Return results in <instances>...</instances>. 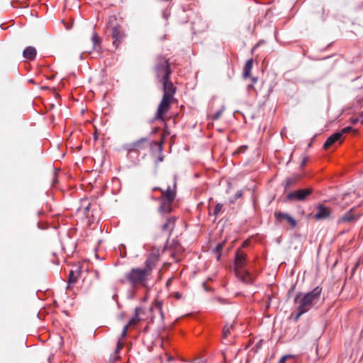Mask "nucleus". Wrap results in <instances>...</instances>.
<instances>
[{
  "mask_svg": "<svg viewBox=\"0 0 363 363\" xmlns=\"http://www.w3.org/2000/svg\"><path fill=\"white\" fill-rule=\"evenodd\" d=\"M154 72L157 80L162 84L163 96L157 107L154 120L164 121V116L169 111L171 104L175 101L177 87L170 80L172 69L169 59L157 55L155 60Z\"/></svg>",
  "mask_w": 363,
  "mask_h": 363,
  "instance_id": "1",
  "label": "nucleus"
},
{
  "mask_svg": "<svg viewBox=\"0 0 363 363\" xmlns=\"http://www.w3.org/2000/svg\"><path fill=\"white\" fill-rule=\"evenodd\" d=\"M152 191H159L161 192V196L159 197H155L154 196H151L152 200L159 202L157 208L158 213L163 216L171 213L174 210V202L177 197V175H174L172 184L168 185L166 189L154 187Z\"/></svg>",
  "mask_w": 363,
  "mask_h": 363,
  "instance_id": "2",
  "label": "nucleus"
},
{
  "mask_svg": "<svg viewBox=\"0 0 363 363\" xmlns=\"http://www.w3.org/2000/svg\"><path fill=\"white\" fill-rule=\"evenodd\" d=\"M151 275L148 271L141 267H133L127 272L124 279H121V284L128 283L132 289L147 288Z\"/></svg>",
  "mask_w": 363,
  "mask_h": 363,
  "instance_id": "3",
  "label": "nucleus"
},
{
  "mask_svg": "<svg viewBox=\"0 0 363 363\" xmlns=\"http://www.w3.org/2000/svg\"><path fill=\"white\" fill-rule=\"evenodd\" d=\"M321 292L322 288L316 286L311 291L306 294L299 292L296 295L294 302L298 305L296 319L312 308L313 304L318 301Z\"/></svg>",
  "mask_w": 363,
  "mask_h": 363,
  "instance_id": "4",
  "label": "nucleus"
},
{
  "mask_svg": "<svg viewBox=\"0 0 363 363\" xmlns=\"http://www.w3.org/2000/svg\"><path fill=\"white\" fill-rule=\"evenodd\" d=\"M160 250L158 249L153 248L145 262V267L143 269L148 271L151 276L153 269L156 267L160 260Z\"/></svg>",
  "mask_w": 363,
  "mask_h": 363,
  "instance_id": "5",
  "label": "nucleus"
},
{
  "mask_svg": "<svg viewBox=\"0 0 363 363\" xmlns=\"http://www.w3.org/2000/svg\"><path fill=\"white\" fill-rule=\"evenodd\" d=\"M313 192L312 189H298L296 191H294L289 192L286 195V199L289 201H305L307 196L311 195Z\"/></svg>",
  "mask_w": 363,
  "mask_h": 363,
  "instance_id": "6",
  "label": "nucleus"
},
{
  "mask_svg": "<svg viewBox=\"0 0 363 363\" xmlns=\"http://www.w3.org/2000/svg\"><path fill=\"white\" fill-rule=\"evenodd\" d=\"M247 263V255L241 249L236 251L234 261V272L245 269Z\"/></svg>",
  "mask_w": 363,
  "mask_h": 363,
  "instance_id": "7",
  "label": "nucleus"
},
{
  "mask_svg": "<svg viewBox=\"0 0 363 363\" xmlns=\"http://www.w3.org/2000/svg\"><path fill=\"white\" fill-rule=\"evenodd\" d=\"M274 216L276 222L278 223H281L283 221H286L291 228H294L297 225V222L295 218L291 216L289 213L281 211H275L274 213Z\"/></svg>",
  "mask_w": 363,
  "mask_h": 363,
  "instance_id": "8",
  "label": "nucleus"
},
{
  "mask_svg": "<svg viewBox=\"0 0 363 363\" xmlns=\"http://www.w3.org/2000/svg\"><path fill=\"white\" fill-rule=\"evenodd\" d=\"M111 36L113 45L117 48L125 38V34L120 26H116L111 28Z\"/></svg>",
  "mask_w": 363,
  "mask_h": 363,
  "instance_id": "9",
  "label": "nucleus"
},
{
  "mask_svg": "<svg viewBox=\"0 0 363 363\" xmlns=\"http://www.w3.org/2000/svg\"><path fill=\"white\" fill-rule=\"evenodd\" d=\"M148 139L146 138H142L135 142H133L128 145V152H140L145 150L148 144Z\"/></svg>",
  "mask_w": 363,
  "mask_h": 363,
  "instance_id": "10",
  "label": "nucleus"
},
{
  "mask_svg": "<svg viewBox=\"0 0 363 363\" xmlns=\"http://www.w3.org/2000/svg\"><path fill=\"white\" fill-rule=\"evenodd\" d=\"M177 218L175 216H169L166 218L164 223L161 227L162 233H167L168 237L171 235L174 229Z\"/></svg>",
  "mask_w": 363,
  "mask_h": 363,
  "instance_id": "11",
  "label": "nucleus"
},
{
  "mask_svg": "<svg viewBox=\"0 0 363 363\" xmlns=\"http://www.w3.org/2000/svg\"><path fill=\"white\" fill-rule=\"evenodd\" d=\"M317 212L313 216V218L317 220H325L330 217L331 210L330 208L325 206L323 204H318L316 206Z\"/></svg>",
  "mask_w": 363,
  "mask_h": 363,
  "instance_id": "12",
  "label": "nucleus"
},
{
  "mask_svg": "<svg viewBox=\"0 0 363 363\" xmlns=\"http://www.w3.org/2000/svg\"><path fill=\"white\" fill-rule=\"evenodd\" d=\"M236 277L245 284H250L252 282V277L250 273L245 269L235 271Z\"/></svg>",
  "mask_w": 363,
  "mask_h": 363,
  "instance_id": "13",
  "label": "nucleus"
},
{
  "mask_svg": "<svg viewBox=\"0 0 363 363\" xmlns=\"http://www.w3.org/2000/svg\"><path fill=\"white\" fill-rule=\"evenodd\" d=\"M358 216H355L354 214V210L353 208L350 209L349 211H347L346 213H345L342 217H340L337 223H351L354 220H357Z\"/></svg>",
  "mask_w": 363,
  "mask_h": 363,
  "instance_id": "14",
  "label": "nucleus"
},
{
  "mask_svg": "<svg viewBox=\"0 0 363 363\" xmlns=\"http://www.w3.org/2000/svg\"><path fill=\"white\" fill-rule=\"evenodd\" d=\"M37 55L36 50L34 47L28 46L25 48L23 52V56L28 60H33Z\"/></svg>",
  "mask_w": 363,
  "mask_h": 363,
  "instance_id": "15",
  "label": "nucleus"
},
{
  "mask_svg": "<svg viewBox=\"0 0 363 363\" xmlns=\"http://www.w3.org/2000/svg\"><path fill=\"white\" fill-rule=\"evenodd\" d=\"M342 138L341 133H339L338 132L333 133L328 138L326 141L324 143V148L328 149L329 147H330L332 145H333L335 142L340 140Z\"/></svg>",
  "mask_w": 363,
  "mask_h": 363,
  "instance_id": "16",
  "label": "nucleus"
},
{
  "mask_svg": "<svg viewBox=\"0 0 363 363\" xmlns=\"http://www.w3.org/2000/svg\"><path fill=\"white\" fill-rule=\"evenodd\" d=\"M141 311H142V308L140 307H136L135 308L134 315L130 318L129 322L126 324L128 326L130 327L132 325H135L139 323V321H140L139 315L141 313Z\"/></svg>",
  "mask_w": 363,
  "mask_h": 363,
  "instance_id": "17",
  "label": "nucleus"
},
{
  "mask_svg": "<svg viewBox=\"0 0 363 363\" xmlns=\"http://www.w3.org/2000/svg\"><path fill=\"white\" fill-rule=\"evenodd\" d=\"M252 66H253V60L249 59L246 62V63L243 67L242 76H243L244 79H247L250 77Z\"/></svg>",
  "mask_w": 363,
  "mask_h": 363,
  "instance_id": "18",
  "label": "nucleus"
},
{
  "mask_svg": "<svg viewBox=\"0 0 363 363\" xmlns=\"http://www.w3.org/2000/svg\"><path fill=\"white\" fill-rule=\"evenodd\" d=\"M91 41L93 43V49L97 51L101 50V39L96 32H94L92 34Z\"/></svg>",
  "mask_w": 363,
  "mask_h": 363,
  "instance_id": "19",
  "label": "nucleus"
},
{
  "mask_svg": "<svg viewBox=\"0 0 363 363\" xmlns=\"http://www.w3.org/2000/svg\"><path fill=\"white\" fill-rule=\"evenodd\" d=\"M233 323L232 324H225L223 328V337L227 338L230 335V332L233 328Z\"/></svg>",
  "mask_w": 363,
  "mask_h": 363,
  "instance_id": "20",
  "label": "nucleus"
},
{
  "mask_svg": "<svg viewBox=\"0 0 363 363\" xmlns=\"http://www.w3.org/2000/svg\"><path fill=\"white\" fill-rule=\"evenodd\" d=\"M79 275L76 274L73 271H71L69 274L68 283L69 284H75L78 280Z\"/></svg>",
  "mask_w": 363,
  "mask_h": 363,
  "instance_id": "21",
  "label": "nucleus"
},
{
  "mask_svg": "<svg viewBox=\"0 0 363 363\" xmlns=\"http://www.w3.org/2000/svg\"><path fill=\"white\" fill-rule=\"evenodd\" d=\"M223 204L218 203L213 210V215L218 216L223 211Z\"/></svg>",
  "mask_w": 363,
  "mask_h": 363,
  "instance_id": "22",
  "label": "nucleus"
},
{
  "mask_svg": "<svg viewBox=\"0 0 363 363\" xmlns=\"http://www.w3.org/2000/svg\"><path fill=\"white\" fill-rule=\"evenodd\" d=\"M223 109H220V110L217 111L216 112H215L214 113H213L211 115V119L213 121H216V120L219 119L220 117L221 116V115L223 114Z\"/></svg>",
  "mask_w": 363,
  "mask_h": 363,
  "instance_id": "23",
  "label": "nucleus"
},
{
  "mask_svg": "<svg viewBox=\"0 0 363 363\" xmlns=\"http://www.w3.org/2000/svg\"><path fill=\"white\" fill-rule=\"evenodd\" d=\"M351 131H355L352 127L350 126H347V127H345L344 128H342L340 132H338L339 133H341V137H342V135L345 133H350Z\"/></svg>",
  "mask_w": 363,
  "mask_h": 363,
  "instance_id": "24",
  "label": "nucleus"
},
{
  "mask_svg": "<svg viewBox=\"0 0 363 363\" xmlns=\"http://www.w3.org/2000/svg\"><path fill=\"white\" fill-rule=\"evenodd\" d=\"M128 328H129V326H128L127 325H125L123 327V330H122L121 334V336H120V338H119V339H121V340L122 339H123L127 335Z\"/></svg>",
  "mask_w": 363,
  "mask_h": 363,
  "instance_id": "25",
  "label": "nucleus"
},
{
  "mask_svg": "<svg viewBox=\"0 0 363 363\" xmlns=\"http://www.w3.org/2000/svg\"><path fill=\"white\" fill-rule=\"evenodd\" d=\"M223 244L220 243L216 247V248L214 250V251L218 254V259H219V257L220 256V252L223 249Z\"/></svg>",
  "mask_w": 363,
  "mask_h": 363,
  "instance_id": "26",
  "label": "nucleus"
},
{
  "mask_svg": "<svg viewBox=\"0 0 363 363\" xmlns=\"http://www.w3.org/2000/svg\"><path fill=\"white\" fill-rule=\"evenodd\" d=\"M292 357H294V355H292V354H287V355H285L284 357H282L279 363H285L286 360L289 358H292Z\"/></svg>",
  "mask_w": 363,
  "mask_h": 363,
  "instance_id": "27",
  "label": "nucleus"
},
{
  "mask_svg": "<svg viewBox=\"0 0 363 363\" xmlns=\"http://www.w3.org/2000/svg\"><path fill=\"white\" fill-rule=\"evenodd\" d=\"M122 344H121V339H118V342H117V346H116V350H115V353L117 354L120 352V350L122 349Z\"/></svg>",
  "mask_w": 363,
  "mask_h": 363,
  "instance_id": "28",
  "label": "nucleus"
},
{
  "mask_svg": "<svg viewBox=\"0 0 363 363\" xmlns=\"http://www.w3.org/2000/svg\"><path fill=\"white\" fill-rule=\"evenodd\" d=\"M155 308L158 309L160 312L162 313V303L160 301H157L155 305Z\"/></svg>",
  "mask_w": 363,
  "mask_h": 363,
  "instance_id": "29",
  "label": "nucleus"
},
{
  "mask_svg": "<svg viewBox=\"0 0 363 363\" xmlns=\"http://www.w3.org/2000/svg\"><path fill=\"white\" fill-rule=\"evenodd\" d=\"M243 195V192L242 190H239L236 193H235V199H239V198H241Z\"/></svg>",
  "mask_w": 363,
  "mask_h": 363,
  "instance_id": "30",
  "label": "nucleus"
},
{
  "mask_svg": "<svg viewBox=\"0 0 363 363\" xmlns=\"http://www.w3.org/2000/svg\"><path fill=\"white\" fill-rule=\"evenodd\" d=\"M307 162H308V157H304L302 159V161L301 162V167H304L306 164Z\"/></svg>",
  "mask_w": 363,
  "mask_h": 363,
  "instance_id": "31",
  "label": "nucleus"
},
{
  "mask_svg": "<svg viewBox=\"0 0 363 363\" xmlns=\"http://www.w3.org/2000/svg\"><path fill=\"white\" fill-rule=\"evenodd\" d=\"M193 363H205V362L202 359L197 357L194 359Z\"/></svg>",
  "mask_w": 363,
  "mask_h": 363,
  "instance_id": "32",
  "label": "nucleus"
},
{
  "mask_svg": "<svg viewBox=\"0 0 363 363\" xmlns=\"http://www.w3.org/2000/svg\"><path fill=\"white\" fill-rule=\"evenodd\" d=\"M359 121V118H351L350 119V122L352 123V124H356L357 122Z\"/></svg>",
  "mask_w": 363,
  "mask_h": 363,
  "instance_id": "33",
  "label": "nucleus"
},
{
  "mask_svg": "<svg viewBox=\"0 0 363 363\" xmlns=\"http://www.w3.org/2000/svg\"><path fill=\"white\" fill-rule=\"evenodd\" d=\"M257 81V77H252V84H255Z\"/></svg>",
  "mask_w": 363,
  "mask_h": 363,
  "instance_id": "34",
  "label": "nucleus"
},
{
  "mask_svg": "<svg viewBox=\"0 0 363 363\" xmlns=\"http://www.w3.org/2000/svg\"><path fill=\"white\" fill-rule=\"evenodd\" d=\"M253 84H251L247 86L248 91H250V89L253 88Z\"/></svg>",
  "mask_w": 363,
  "mask_h": 363,
  "instance_id": "35",
  "label": "nucleus"
},
{
  "mask_svg": "<svg viewBox=\"0 0 363 363\" xmlns=\"http://www.w3.org/2000/svg\"><path fill=\"white\" fill-rule=\"evenodd\" d=\"M157 361L158 362V363H162V357L160 356L158 357V358L157 359Z\"/></svg>",
  "mask_w": 363,
  "mask_h": 363,
  "instance_id": "36",
  "label": "nucleus"
},
{
  "mask_svg": "<svg viewBox=\"0 0 363 363\" xmlns=\"http://www.w3.org/2000/svg\"><path fill=\"white\" fill-rule=\"evenodd\" d=\"M163 158H164V157L162 155L160 156L159 158H158V161L159 162L163 161Z\"/></svg>",
  "mask_w": 363,
  "mask_h": 363,
  "instance_id": "37",
  "label": "nucleus"
},
{
  "mask_svg": "<svg viewBox=\"0 0 363 363\" xmlns=\"http://www.w3.org/2000/svg\"><path fill=\"white\" fill-rule=\"evenodd\" d=\"M89 204H88L85 208H84V211H89Z\"/></svg>",
  "mask_w": 363,
  "mask_h": 363,
  "instance_id": "38",
  "label": "nucleus"
},
{
  "mask_svg": "<svg viewBox=\"0 0 363 363\" xmlns=\"http://www.w3.org/2000/svg\"><path fill=\"white\" fill-rule=\"evenodd\" d=\"M247 245V241H245V242L242 243V246L243 247H246Z\"/></svg>",
  "mask_w": 363,
  "mask_h": 363,
  "instance_id": "39",
  "label": "nucleus"
},
{
  "mask_svg": "<svg viewBox=\"0 0 363 363\" xmlns=\"http://www.w3.org/2000/svg\"><path fill=\"white\" fill-rule=\"evenodd\" d=\"M159 150H160V151L162 150V144L159 145Z\"/></svg>",
  "mask_w": 363,
  "mask_h": 363,
  "instance_id": "40",
  "label": "nucleus"
},
{
  "mask_svg": "<svg viewBox=\"0 0 363 363\" xmlns=\"http://www.w3.org/2000/svg\"><path fill=\"white\" fill-rule=\"evenodd\" d=\"M54 177H56V173H54ZM55 181V179L53 180V182Z\"/></svg>",
  "mask_w": 363,
  "mask_h": 363,
  "instance_id": "41",
  "label": "nucleus"
},
{
  "mask_svg": "<svg viewBox=\"0 0 363 363\" xmlns=\"http://www.w3.org/2000/svg\"><path fill=\"white\" fill-rule=\"evenodd\" d=\"M359 121H360L361 124H363V119H362V120L359 119Z\"/></svg>",
  "mask_w": 363,
  "mask_h": 363,
  "instance_id": "42",
  "label": "nucleus"
},
{
  "mask_svg": "<svg viewBox=\"0 0 363 363\" xmlns=\"http://www.w3.org/2000/svg\"><path fill=\"white\" fill-rule=\"evenodd\" d=\"M171 360H172V357H169L168 361H171Z\"/></svg>",
  "mask_w": 363,
  "mask_h": 363,
  "instance_id": "43",
  "label": "nucleus"
}]
</instances>
